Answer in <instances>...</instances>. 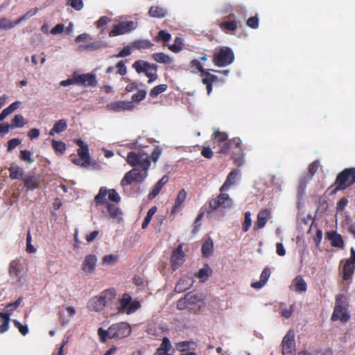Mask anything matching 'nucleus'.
I'll return each instance as SVG.
<instances>
[{
	"label": "nucleus",
	"instance_id": "obj_1",
	"mask_svg": "<svg viewBox=\"0 0 355 355\" xmlns=\"http://www.w3.org/2000/svg\"><path fill=\"white\" fill-rule=\"evenodd\" d=\"M126 161L130 166L135 168L125 174L121 181V185L125 187L133 182H142L147 177L150 165L149 155L141 151L130 152L127 155Z\"/></svg>",
	"mask_w": 355,
	"mask_h": 355
},
{
	"label": "nucleus",
	"instance_id": "obj_2",
	"mask_svg": "<svg viewBox=\"0 0 355 355\" xmlns=\"http://www.w3.org/2000/svg\"><path fill=\"white\" fill-rule=\"evenodd\" d=\"M132 328L128 322H121L112 324L107 330L103 328L98 329V334L102 343H105L107 338L120 340L130 335Z\"/></svg>",
	"mask_w": 355,
	"mask_h": 355
},
{
	"label": "nucleus",
	"instance_id": "obj_3",
	"mask_svg": "<svg viewBox=\"0 0 355 355\" xmlns=\"http://www.w3.org/2000/svg\"><path fill=\"white\" fill-rule=\"evenodd\" d=\"M347 302L345 296L340 294L336 299L335 307L331 315L333 321L340 320L343 322L349 320V313L347 311Z\"/></svg>",
	"mask_w": 355,
	"mask_h": 355
},
{
	"label": "nucleus",
	"instance_id": "obj_4",
	"mask_svg": "<svg viewBox=\"0 0 355 355\" xmlns=\"http://www.w3.org/2000/svg\"><path fill=\"white\" fill-rule=\"evenodd\" d=\"M355 182V168L343 170L336 178V189L343 190Z\"/></svg>",
	"mask_w": 355,
	"mask_h": 355
},
{
	"label": "nucleus",
	"instance_id": "obj_5",
	"mask_svg": "<svg viewBox=\"0 0 355 355\" xmlns=\"http://www.w3.org/2000/svg\"><path fill=\"white\" fill-rule=\"evenodd\" d=\"M234 53L227 46L221 47L218 52L215 53L214 62L218 67H225L233 62Z\"/></svg>",
	"mask_w": 355,
	"mask_h": 355
},
{
	"label": "nucleus",
	"instance_id": "obj_6",
	"mask_svg": "<svg viewBox=\"0 0 355 355\" xmlns=\"http://www.w3.org/2000/svg\"><path fill=\"white\" fill-rule=\"evenodd\" d=\"M141 304L139 302L132 301L130 296L126 293L123 294L120 300L119 306L118 307L119 311L121 313L131 314L137 311Z\"/></svg>",
	"mask_w": 355,
	"mask_h": 355
},
{
	"label": "nucleus",
	"instance_id": "obj_7",
	"mask_svg": "<svg viewBox=\"0 0 355 355\" xmlns=\"http://www.w3.org/2000/svg\"><path fill=\"white\" fill-rule=\"evenodd\" d=\"M209 205V208L213 211L220 207L230 209L233 206V200L227 193L221 192L216 198L211 199Z\"/></svg>",
	"mask_w": 355,
	"mask_h": 355
},
{
	"label": "nucleus",
	"instance_id": "obj_8",
	"mask_svg": "<svg viewBox=\"0 0 355 355\" xmlns=\"http://www.w3.org/2000/svg\"><path fill=\"white\" fill-rule=\"evenodd\" d=\"M137 28V24L132 21H121L118 24L113 26L112 29L109 33L110 37H115L123 35L135 30Z\"/></svg>",
	"mask_w": 355,
	"mask_h": 355
},
{
	"label": "nucleus",
	"instance_id": "obj_9",
	"mask_svg": "<svg viewBox=\"0 0 355 355\" xmlns=\"http://www.w3.org/2000/svg\"><path fill=\"white\" fill-rule=\"evenodd\" d=\"M294 337L293 331L290 330L283 338L282 343L283 355L290 354L295 349V344Z\"/></svg>",
	"mask_w": 355,
	"mask_h": 355
},
{
	"label": "nucleus",
	"instance_id": "obj_10",
	"mask_svg": "<svg viewBox=\"0 0 355 355\" xmlns=\"http://www.w3.org/2000/svg\"><path fill=\"white\" fill-rule=\"evenodd\" d=\"M76 85L94 87L96 85V76L92 73L75 74Z\"/></svg>",
	"mask_w": 355,
	"mask_h": 355
},
{
	"label": "nucleus",
	"instance_id": "obj_11",
	"mask_svg": "<svg viewBox=\"0 0 355 355\" xmlns=\"http://www.w3.org/2000/svg\"><path fill=\"white\" fill-rule=\"evenodd\" d=\"M171 261L172 263V268L173 270H175L184 263V254L182 251V245H179L178 247L173 251Z\"/></svg>",
	"mask_w": 355,
	"mask_h": 355
},
{
	"label": "nucleus",
	"instance_id": "obj_12",
	"mask_svg": "<svg viewBox=\"0 0 355 355\" xmlns=\"http://www.w3.org/2000/svg\"><path fill=\"white\" fill-rule=\"evenodd\" d=\"M241 171L239 169L232 170L227 175L226 180L224 184L220 188V191L223 192L225 190L229 189L231 186L236 184L237 180L241 176Z\"/></svg>",
	"mask_w": 355,
	"mask_h": 355
},
{
	"label": "nucleus",
	"instance_id": "obj_13",
	"mask_svg": "<svg viewBox=\"0 0 355 355\" xmlns=\"http://www.w3.org/2000/svg\"><path fill=\"white\" fill-rule=\"evenodd\" d=\"M132 67L136 70V71L139 73H146L148 71H157V65L154 64H150L148 62L143 60H137L132 64Z\"/></svg>",
	"mask_w": 355,
	"mask_h": 355
},
{
	"label": "nucleus",
	"instance_id": "obj_14",
	"mask_svg": "<svg viewBox=\"0 0 355 355\" xmlns=\"http://www.w3.org/2000/svg\"><path fill=\"white\" fill-rule=\"evenodd\" d=\"M97 258L94 254L87 255L82 263V270L87 273H92L96 268Z\"/></svg>",
	"mask_w": 355,
	"mask_h": 355
},
{
	"label": "nucleus",
	"instance_id": "obj_15",
	"mask_svg": "<svg viewBox=\"0 0 355 355\" xmlns=\"http://www.w3.org/2000/svg\"><path fill=\"white\" fill-rule=\"evenodd\" d=\"M24 186L29 190L39 187L40 184V177L35 175H27L24 179Z\"/></svg>",
	"mask_w": 355,
	"mask_h": 355
},
{
	"label": "nucleus",
	"instance_id": "obj_16",
	"mask_svg": "<svg viewBox=\"0 0 355 355\" xmlns=\"http://www.w3.org/2000/svg\"><path fill=\"white\" fill-rule=\"evenodd\" d=\"M270 218V211L266 209L261 211L257 216V219L254 225L255 229H261L266 224L268 220Z\"/></svg>",
	"mask_w": 355,
	"mask_h": 355
},
{
	"label": "nucleus",
	"instance_id": "obj_17",
	"mask_svg": "<svg viewBox=\"0 0 355 355\" xmlns=\"http://www.w3.org/2000/svg\"><path fill=\"white\" fill-rule=\"evenodd\" d=\"M193 285V280L187 276L182 277L176 284L175 291L178 293H182L189 289Z\"/></svg>",
	"mask_w": 355,
	"mask_h": 355
},
{
	"label": "nucleus",
	"instance_id": "obj_18",
	"mask_svg": "<svg viewBox=\"0 0 355 355\" xmlns=\"http://www.w3.org/2000/svg\"><path fill=\"white\" fill-rule=\"evenodd\" d=\"M108 107L114 112H121L123 110H130L132 109L133 105L130 102L118 101L110 103Z\"/></svg>",
	"mask_w": 355,
	"mask_h": 355
},
{
	"label": "nucleus",
	"instance_id": "obj_19",
	"mask_svg": "<svg viewBox=\"0 0 355 355\" xmlns=\"http://www.w3.org/2000/svg\"><path fill=\"white\" fill-rule=\"evenodd\" d=\"M355 269V265L350 261L346 260L343 269V279L348 281L352 279Z\"/></svg>",
	"mask_w": 355,
	"mask_h": 355
},
{
	"label": "nucleus",
	"instance_id": "obj_20",
	"mask_svg": "<svg viewBox=\"0 0 355 355\" xmlns=\"http://www.w3.org/2000/svg\"><path fill=\"white\" fill-rule=\"evenodd\" d=\"M103 302V300H101L99 296H95L89 300L88 307L90 310L101 311L105 306V302Z\"/></svg>",
	"mask_w": 355,
	"mask_h": 355
},
{
	"label": "nucleus",
	"instance_id": "obj_21",
	"mask_svg": "<svg viewBox=\"0 0 355 355\" xmlns=\"http://www.w3.org/2000/svg\"><path fill=\"white\" fill-rule=\"evenodd\" d=\"M327 237L331 241L333 246L343 248L344 243L342 236L336 232H329L327 234Z\"/></svg>",
	"mask_w": 355,
	"mask_h": 355
},
{
	"label": "nucleus",
	"instance_id": "obj_22",
	"mask_svg": "<svg viewBox=\"0 0 355 355\" xmlns=\"http://www.w3.org/2000/svg\"><path fill=\"white\" fill-rule=\"evenodd\" d=\"M168 181V177L164 175L162 177L155 185L153 191L149 193L148 198L149 199H153L155 197L157 196L162 189V187Z\"/></svg>",
	"mask_w": 355,
	"mask_h": 355
},
{
	"label": "nucleus",
	"instance_id": "obj_23",
	"mask_svg": "<svg viewBox=\"0 0 355 355\" xmlns=\"http://www.w3.org/2000/svg\"><path fill=\"white\" fill-rule=\"evenodd\" d=\"M153 44L148 40H137L131 44V47L135 49L144 50L150 49Z\"/></svg>",
	"mask_w": 355,
	"mask_h": 355
},
{
	"label": "nucleus",
	"instance_id": "obj_24",
	"mask_svg": "<svg viewBox=\"0 0 355 355\" xmlns=\"http://www.w3.org/2000/svg\"><path fill=\"white\" fill-rule=\"evenodd\" d=\"M187 192L184 189H182L178 194L175 199V204L173 208V212L178 211L182 207V205L186 199Z\"/></svg>",
	"mask_w": 355,
	"mask_h": 355
},
{
	"label": "nucleus",
	"instance_id": "obj_25",
	"mask_svg": "<svg viewBox=\"0 0 355 355\" xmlns=\"http://www.w3.org/2000/svg\"><path fill=\"white\" fill-rule=\"evenodd\" d=\"M107 208L108 209L110 216L112 218L116 219L119 221L122 219V212L116 205L112 203H107Z\"/></svg>",
	"mask_w": 355,
	"mask_h": 355
},
{
	"label": "nucleus",
	"instance_id": "obj_26",
	"mask_svg": "<svg viewBox=\"0 0 355 355\" xmlns=\"http://www.w3.org/2000/svg\"><path fill=\"white\" fill-rule=\"evenodd\" d=\"M67 128L66 120L60 119L55 122L53 128L50 130L49 135H53L55 133H60L64 132Z\"/></svg>",
	"mask_w": 355,
	"mask_h": 355
},
{
	"label": "nucleus",
	"instance_id": "obj_27",
	"mask_svg": "<svg viewBox=\"0 0 355 355\" xmlns=\"http://www.w3.org/2000/svg\"><path fill=\"white\" fill-rule=\"evenodd\" d=\"M293 285L297 292H304L306 291V283L301 276H297L293 281Z\"/></svg>",
	"mask_w": 355,
	"mask_h": 355
},
{
	"label": "nucleus",
	"instance_id": "obj_28",
	"mask_svg": "<svg viewBox=\"0 0 355 355\" xmlns=\"http://www.w3.org/2000/svg\"><path fill=\"white\" fill-rule=\"evenodd\" d=\"M166 13V10L159 6H152L148 10L150 16L156 18L164 17Z\"/></svg>",
	"mask_w": 355,
	"mask_h": 355
},
{
	"label": "nucleus",
	"instance_id": "obj_29",
	"mask_svg": "<svg viewBox=\"0 0 355 355\" xmlns=\"http://www.w3.org/2000/svg\"><path fill=\"white\" fill-rule=\"evenodd\" d=\"M211 269L208 265H205L202 268H201L196 276L200 279V282H205L209 278V277L211 274Z\"/></svg>",
	"mask_w": 355,
	"mask_h": 355
},
{
	"label": "nucleus",
	"instance_id": "obj_30",
	"mask_svg": "<svg viewBox=\"0 0 355 355\" xmlns=\"http://www.w3.org/2000/svg\"><path fill=\"white\" fill-rule=\"evenodd\" d=\"M214 250V243L211 239L205 241L202 247V253L205 257H209Z\"/></svg>",
	"mask_w": 355,
	"mask_h": 355
},
{
	"label": "nucleus",
	"instance_id": "obj_31",
	"mask_svg": "<svg viewBox=\"0 0 355 355\" xmlns=\"http://www.w3.org/2000/svg\"><path fill=\"white\" fill-rule=\"evenodd\" d=\"M153 59L163 64H171L172 62V59L168 55H166L164 53H156L153 55Z\"/></svg>",
	"mask_w": 355,
	"mask_h": 355
},
{
	"label": "nucleus",
	"instance_id": "obj_32",
	"mask_svg": "<svg viewBox=\"0 0 355 355\" xmlns=\"http://www.w3.org/2000/svg\"><path fill=\"white\" fill-rule=\"evenodd\" d=\"M115 297V292L114 290L109 289L103 291L99 297L103 300V302H105V305L108 304Z\"/></svg>",
	"mask_w": 355,
	"mask_h": 355
},
{
	"label": "nucleus",
	"instance_id": "obj_33",
	"mask_svg": "<svg viewBox=\"0 0 355 355\" xmlns=\"http://www.w3.org/2000/svg\"><path fill=\"white\" fill-rule=\"evenodd\" d=\"M107 195V189L105 187H101L98 194L94 198V202L96 205L104 204L106 202V196Z\"/></svg>",
	"mask_w": 355,
	"mask_h": 355
},
{
	"label": "nucleus",
	"instance_id": "obj_34",
	"mask_svg": "<svg viewBox=\"0 0 355 355\" xmlns=\"http://www.w3.org/2000/svg\"><path fill=\"white\" fill-rule=\"evenodd\" d=\"M27 123L21 114H16L12 120V128H22Z\"/></svg>",
	"mask_w": 355,
	"mask_h": 355
},
{
	"label": "nucleus",
	"instance_id": "obj_35",
	"mask_svg": "<svg viewBox=\"0 0 355 355\" xmlns=\"http://www.w3.org/2000/svg\"><path fill=\"white\" fill-rule=\"evenodd\" d=\"M17 24H19V23H17V20L15 21H11L6 17L0 18V30L11 29Z\"/></svg>",
	"mask_w": 355,
	"mask_h": 355
},
{
	"label": "nucleus",
	"instance_id": "obj_36",
	"mask_svg": "<svg viewBox=\"0 0 355 355\" xmlns=\"http://www.w3.org/2000/svg\"><path fill=\"white\" fill-rule=\"evenodd\" d=\"M10 172V177L11 179H21L22 178L24 171L19 166H11L9 168Z\"/></svg>",
	"mask_w": 355,
	"mask_h": 355
},
{
	"label": "nucleus",
	"instance_id": "obj_37",
	"mask_svg": "<svg viewBox=\"0 0 355 355\" xmlns=\"http://www.w3.org/2000/svg\"><path fill=\"white\" fill-rule=\"evenodd\" d=\"M167 85L162 84L154 87L150 92V96L151 97H156L159 94L164 92L167 89Z\"/></svg>",
	"mask_w": 355,
	"mask_h": 355
},
{
	"label": "nucleus",
	"instance_id": "obj_38",
	"mask_svg": "<svg viewBox=\"0 0 355 355\" xmlns=\"http://www.w3.org/2000/svg\"><path fill=\"white\" fill-rule=\"evenodd\" d=\"M157 211V207H152L148 211L143 223L141 225L142 229H145L149 224L153 216L156 213Z\"/></svg>",
	"mask_w": 355,
	"mask_h": 355
},
{
	"label": "nucleus",
	"instance_id": "obj_39",
	"mask_svg": "<svg viewBox=\"0 0 355 355\" xmlns=\"http://www.w3.org/2000/svg\"><path fill=\"white\" fill-rule=\"evenodd\" d=\"M168 49L174 53L180 52L182 49V39L180 37H176L174 41V43L168 46Z\"/></svg>",
	"mask_w": 355,
	"mask_h": 355
},
{
	"label": "nucleus",
	"instance_id": "obj_40",
	"mask_svg": "<svg viewBox=\"0 0 355 355\" xmlns=\"http://www.w3.org/2000/svg\"><path fill=\"white\" fill-rule=\"evenodd\" d=\"M192 345H194L193 342L183 341V342L178 343L175 345V347H176L177 350H178L180 352H184V351H187V350L189 349L190 348H191Z\"/></svg>",
	"mask_w": 355,
	"mask_h": 355
},
{
	"label": "nucleus",
	"instance_id": "obj_41",
	"mask_svg": "<svg viewBox=\"0 0 355 355\" xmlns=\"http://www.w3.org/2000/svg\"><path fill=\"white\" fill-rule=\"evenodd\" d=\"M118 257L114 254L105 255L103 258V263L109 266H112L116 263Z\"/></svg>",
	"mask_w": 355,
	"mask_h": 355
},
{
	"label": "nucleus",
	"instance_id": "obj_42",
	"mask_svg": "<svg viewBox=\"0 0 355 355\" xmlns=\"http://www.w3.org/2000/svg\"><path fill=\"white\" fill-rule=\"evenodd\" d=\"M19 157L21 160L27 162L29 164H31L35 161V159L32 158L31 152L27 150H21Z\"/></svg>",
	"mask_w": 355,
	"mask_h": 355
},
{
	"label": "nucleus",
	"instance_id": "obj_43",
	"mask_svg": "<svg viewBox=\"0 0 355 355\" xmlns=\"http://www.w3.org/2000/svg\"><path fill=\"white\" fill-rule=\"evenodd\" d=\"M67 5L71 6L76 10H80L84 6V3L83 0H68Z\"/></svg>",
	"mask_w": 355,
	"mask_h": 355
},
{
	"label": "nucleus",
	"instance_id": "obj_44",
	"mask_svg": "<svg viewBox=\"0 0 355 355\" xmlns=\"http://www.w3.org/2000/svg\"><path fill=\"white\" fill-rule=\"evenodd\" d=\"M20 103H21L19 101H15V102L12 103L8 107L5 108L3 110V114L7 117L9 114H12L13 112H15L19 107Z\"/></svg>",
	"mask_w": 355,
	"mask_h": 355
},
{
	"label": "nucleus",
	"instance_id": "obj_45",
	"mask_svg": "<svg viewBox=\"0 0 355 355\" xmlns=\"http://www.w3.org/2000/svg\"><path fill=\"white\" fill-rule=\"evenodd\" d=\"M251 225H252L251 214L249 211H247L245 214V220L243 224V232H248V230L250 229Z\"/></svg>",
	"mask_w": 355,
	"mask_h": 355
},
{
	"label": "nucleus",
	"instance_id": "obj_46",
	"mask_svg": "<svg viewBox=\"0 0 355 355\" xmlns=\"http://www.w3.org/2000/svg\"><path fill=\"white\" fill-rule=\"evenodd\" d=\"M78 155L80 157L85 160L89 162V148L88 146H84L78 150Z\"/></svg>",
	"mask_w": 355,
	"mask_h": 355
},
{
	"label": "nucleus",
	"instance_id": "obj_47",
	"mask_svg": "<svg viewBox=\"0 0 355 355\" xmlns=\"http://www.w3.org/2000/svg\"><path fill=\"white\" fill-rule=\"evenodd\" d=\"M37 12V8H33L28 10L25 15L20 17L17 20V23H21V21L29 19L30 17L35 15Z\"/></svg>",
	"mask_w": 355,
	"mask_h": 355
},
{
	"label": "nucleus",
	"instance_id": "obj_48",
	"mask_svg": "<svg viewBox=\"0 0 355 355\" xmlns=\"http://www.w3.org/2000/svg\"><path fill=\"white\" fill-rule=\"evenodd\" d=\"M52 146H53V148L57 152H59V153H62L65 150V148H66L65 144L64 142H62V141H58L53 140L52 141Z\"/></svg>",
	"mask_w": 355,
	"mask_h": 355
},
{
	"label": "nucleus",
	"instance_id": "obj_49",
	"mask_svg": "<svg viewBox=\"0 0 355 355\" xmlns=\"http://www.w3.org/2000/svg\"><path fill=\"white\" fill-rule=\"evenodd\" d=\"M107 196L109 200L114 202H119L121 200V197L114 189L107 190Z\"/></svg>",
	"mask_w": 355,
	"mask_h": 355
},
{
	"label": "nucleus",
	"instance_id": "obj_50",
	"mask_svg": "<svg viewBox=\"0 0 355 355\" xmlns=\"http://www.w3.org/2000/svg\"><path fill=\"white\" fill-rule=\"evenodd\" d=\"M13 323L15 326L16 328L18 329V330L19 331V332L23 335V336H25L28 334V328L27 327V325H23L21 322H19L18 320H13Z\"/></svg>",
	"mask_w": 355,
	"mask_h": 355
},
{
	"label": "nucleus",
	"instance_id": "obj_51",
	"mask_svg": "<svg viewBox=\"0 0 355 355\" xmlns=\"http://www.w3.org/2000/svg\"><path fill=\"white\" fill-rule=\"evenodd\" d=\"M171 348V345L169 339L166 337H164L162 340V343L159 347L157 349H159V352L162 350H164L168 352Z\"/></svg>",
	"mask_w": 355,
	"mask_h": 355
},
{
	"label": "nucleus",
	"instance_id": "obj_52",
	"mask_svg": "<svg viewBox=\"0 0 355 355\" xmlns=\"http://www.w3.org/2000/svg\"><path fill=\"white\" fill-rule=\"evenodd\" d=\"M86 47L90 50L95 51L106 47V44L102 42H95L87 44Z\"/></svg>",
	"mask_w": 355,
	"mask_h": 355
},
{
	"label": "nucleus",
	"instance_id": "obj_53",
	"mask_svg": "<svg viewBox=\"0 0 355 355\" xmlns=\"http://www.w3.org/2000/svg\"><path fill=\"white\" fill-rule=\"evenodd\" d=\"M146 92L144 89L139 90L132 96V99L136 102H140L146 98Z\"/></svg>",
	"mask_w": 355,
	"mask_h": 355
},
{
	"label": "nucleus",
	"instance_id": "obj_54",
	"mask_svg": "<svg viewBox=\"0 0 355 355\" xmlns=\"http://www.w3.org/2000/svg\"><path fill=\"white\" fill-rule=\"evenodd\" d=\"M184 300L187 304H191L200 300V298L196 294L189 293L184 296Z\"/></svg>",
	"mask_w": 355,
	"mask_h": 355
},
{
	"label": "nucleus",
	"instance_id": "obj_55",
	"mask_svg": "<svg viewBox=\"0 0 355 355\" xmlns=\"http://www.w3.org/2000/svg\"><path fill=\"white\" fill-rule=\"evenodd\" d=\"M22 301V298L19 297L17 300H16L14 302L9 303L6 305V309H8L7 313H10L12 314V312L15 311L21 304Z\"/></svg>",
	"mask_w": 355,
	"mask_h": 355
},
{
	"label": "nucleus",
	"instance_id": "obj_56",
	"mask_svg": "<svg viewBox=\"0 0 355 355\" xmlns=\"http://www.w3.org/2000/svg\"><path fill=\"white\" fill-rule=\"evenodd\" d=\"M171 38V35L170 33L166 32L165 31H160L158 33V35L157 37V40H162L164 42H168Z\"/></svg>",
	"mask_w": 355,
	"mask_h": 355
},
{
	"label": "nucleus",
	"instance_id": "obj_57",
	"mask_svg": "<svg viewBox=\"0 0 355 355\" xmlns=\"http://www.w3.org/2000/svg\"><path fill=\"white\" fill-rule=\"evenodd\" d=\"M11 314H7L6 318L3 319V322L0 325V333L3 334L8 331L9 327V321H10V317Z\"/></svg>",
	"mask_w": 355,
	"mask_h": 355
},
{
	"label": "nucleus",
	"instance_id": "obj_58",
	"mask_svg": "<svg viewBox=\"0 0 355 355\" xmlns=\"http://www.w3.org/2000/svg\"><path fill=\"white\" fill-rule=\"evenodd\" d=\"M19 269L17 263L15 261H12L9 266V273L11 276L17 277L19 275Z\"/></svg>",
	"mask_w": 355,
	"mask_h": 355
},
{
	"label": "nucleus",
	"instance_id": "obj_59",
	"mask_svg": "<svg viewBox=\"0 0 355 355\" xmlns=\"http://www.w3.org/2000/svg\"><path fill=\"white\" fill-rule=\"evenodd\" d=\"M270 274H271V272H270V270L269 268H264L261 274L260 279L262 280V282H264L265 284H266L268 279H269V277L270 276Z\"/></svg>",
	"mask_w": 355,
	"mask_h": 355
},
{
	"label": "nucleus",
	"instance_id": "obj_60",
	"mask_svg": "<svg viewBox=\"0 0 355 355\" xmlns=\"http://www.w3.org/2000/svg\"><path fill=\"white\" fill-rule=\"evenodd\" d=\"M21 143V141L19 139L15 138L12 139L8 141V151L10 152L14 148H15L19 144Z\"/></svg>",
	"mask_w": 355,
	"mask_h": 355
},
{
	"label": "nucleus",
	"instance_id": "obj_61",
	"mask_svg": "<svg viewBox=\"0 0 355 355\" xmlns=\"http://www.w3.org/2000/svg\"><path fill=\"white\" fill-rule=\"evenodd\" d=\"M247 25L252 28H257L259 26L258 18L256 17H250L247 20Z\"/></svg>",
	"mask_w": 355,
	"mask_h": 355
},
{
	"label": "nucleus",
	"instance_id": "obj_62",
	"mask_svg": "<svg viewBox=\"0 0 355 355\" xmlns=\"http://www.w3.org/2000/svg\"><path fill=\"white\" fill-rule=\"evenodd\" d=\"M222 26L227 30L234 31L237 28V24L235 21H226Z\"/></svg>",
	"mask_w": 355,
	"mask_h": 355
},
{
	"label": "nucleus",
	"instance_id": "obj_63",
	"mask_svg": "<svg viewBox=\"0 0 355 355\" xmlns=\"http://www.w3.org/2000/svg\"><path fill=\"white\" fill-rule=\"evenodd\" d=\"M131 46H125L124 47L120 53L116 55V58H124L128 56L131 54Z\"/></svg>",
	"mask_w": 355,
	"mask_h": 355
},
{
	"label": "nucleus",
	"instance_id": "obj_64",
	"mask_svg": "<svg viewBox=\"0 0 355 355\" xmlns=\"http://www.w3.org/2000/svg\"><path fill=\"white\" fill-rule=\"evenodd\" d=\"M162 153V149L159 147H156L154 150L153 151V153H151V159L153 160V162H156L160 155Z\"/></svg>",
	"mask_w": 355,
	"mask_h": 355
}]
</instances>
